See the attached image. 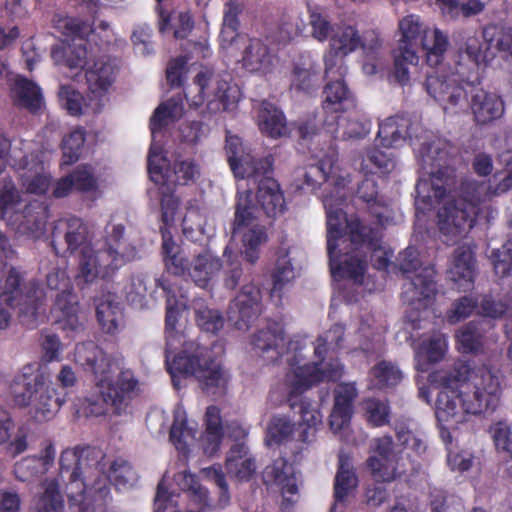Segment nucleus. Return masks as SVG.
<instances>
[{
	"mask_svg": "<svg viewBox=\"0 0 512 512\" xmlns=\"http://www.w3.org/2000/svg\"><path fill=\"white\" fill-rule=\"evenodd\" d=\"M343 334L344 328L337 324L320 335L313 347L317 358L315 361L307 358L306 352L310 349L305 340L300 337L287 340L284 329L279 324L259 330L254 334L251 345L255 353L269 363L285 356L288 369L281 388L287 397H292L323 381L341 377V364L336 360L324 362V355L342 347Z\"/></svg>",
	"mask_w": 512,
	"mask_h": 512,
	"instance_id": "f257e3e1",
	"label": "nucleus"
},
{
	"mask_svg": "<svg viewBox=\"0 0 512 512\" xmlns=\"http://www.w3.org/2000/svg\"><path fill=\"white\" fill-rule=\"evenodd\" d=\"M449 144L441 139H434L421 144L418 160L427 178L422 176L416 185L415 206L417 211L425 213L437 207V227L444 241L449 242L469 231L478 213V205L484 201L470 193L467 184L465 197L455 199L450 193V171L444 167L448 157Z\"/></svg>",
	"mask_w": 512,
	"mask_h": 512,
	"instance_id": "f03ea898",
	"label": "nucleus"
},
{
	"mask_svg": "<svg viewBox=\"0 0 512 512\" xmlns=\"http://www.w3.org/2000/svg\"><path fill=\"white\" fill-rule=\"evenodd\" d=\"M431 381L442 387L435 415L441 437L447 442L451 439L450 429L466 422L469 415L494 411L502 394L500 373L486 365L459 363L449 372H435Z\"/></svg>",
	"mask_w": 512,
	"mask_h": 512,
	"instance_id": "7ed1b4c3",
	"label": "nucleus"
},
{
	"mask_svg": "<svg viewBox=\"0 0 512 512\" xmlns=\"http://www.w3.org/2000/svg\"><path fill=\"white\" fill-rule=\"evenodd\" d=\"M95 451L66 449L60 456V477L67 483V493L72 505L79 512L103 511L110 496V482L117 488H129L136 484L138 475L125 460H115L107 476L97 461Z\"/></svg>",
	"mask_w": 512,
	"mask_h": 512,
	"instance_id": "20e7f679",
	"label": "nucleus"
},
{
	"mask_svg": "<svg viewBox=\"0 0 512 512\" xmlns=\"http://www.w3.org/2000/svg\"><path fill=\"white\" fill-rule=\"evenodd\" d=\"M158 282L167 293L166 366L174 387H180L181 376H192L208 392L223 389L228 382V374L212 359L210 351L194 341H186L184 335L175 331L178 316L188 306L187 295L181 291L177 295L172 284Z\"/></svg>",
	"mask_w": 512,
	"mask_h": 512,
	"instance_id": "39448f33",
	"label": "nucleus"
},
{
	"mask_svg": "<svg viewBox=\"0 0 512 512\" xmlns=\"http://www.w3.org/2000/svg\"><path fill=\"white\" fill-rule=\"evenodd\" d=\"M226 150L230 167L237 178L248 180V188L241 191L238 187V198L249 193L250 207L258 216L261 210L269 218H276L283 214L286 203L283 192L272 177L268 175L270 162L268 159H256L250 148L243 145L238 136H227Z\"/></svg>",
	"mask_w": 512,
	"mask_h": 512,
	"instance_id": "423d86ee",
	"label": "nucleus"
},
{
	"mask_svg": "<svg viewBox=\"0 0 512 512\" xmlns=\"http://www.w3.org/2000/svg\"><path fill=\"white\" fill-rule=\"evenodd\" d=\"M75 360L91 369L100 396L113 412L117 415L126 413L138 390L134 374L130 370L118 371V364L92 342L76 346Z\"/></svg>",
	"mask_w": 512,
	"mask_h": 512,
	"instance_id": "0eeeda50",
	"label": "nucleus"
},
{
	"mask_svg": "<svg viewBox=\"0 0 512 512\" xmlns=\"http://www.w3.org/2000/svg\"><path fill=\"white\" fill-rule=\"evenodd\" d=\"M183 113L182 99L180 97H172L155 109L150 120L153 142L148 155V171L151 180L155 183L187 184L190 181H194L199 174L198 167L191 160L177 161L172 172L169 170L164 171L167 168L168 162L162 155V147L155 142L156 132L170 122L180 119Z\"/></svg>",
	"mask_w": 512,
	"mask_h": 512,
	"instance_id": "6e6552de",
	"label": "nucleus"
},
{
	"mask_svg": "<svg viewBox=\"0 0 512 512\" xmlns=\"http://www.w3.org/2000/svg\"><path fill=\"white\" fill-rule=\"evenodd\" d=\"M124 232L121 225L113 226L114 243L96 240L77 255L75 280L79 286L90 285L112 276L126 262L135 258V250H124L119 242Z\"/></svg>",
	"mask_w": 512,
	"mask_h": 512,
	"instance_id": "1a4fd4ad",
	"label": "nucleus"
},
{
	"mask_svg": "<svg viewBox=\"0 0 512 512\" xmlns=\"http://www.w3.org/2000/svg\"><path fill=\"white\" fill-rule=\"evenodd\" d=\"M324 206L327 214V250L330 258L331 273L334 277L351 279L360 284L367 269V263L360 254H341L340 246L350 241L348 222L341 208L335 207L332 197H325Z\"/></svg>",
	"mask_w": 512,
	"mask_h": 512,
	"instance_id": "9d476101",
	"label": "nucleus"
},
{
	"mask_svg": "<svg viewBox=\"0 0 512 512\" xmlns=\"http://www.w3.org/2000/svg\"><path fill=\"white\" fill-rule=\"evenodd\" d=\"M11 392L19 406H31L34 419L46 422L54 418L63 400L56 396L53 387L46 384L44 373L27 365L14 377Z\"/></svg>",
	"mask_w": 512,
	"mask_h": 512,
	"instance_id": "9b49d317",
	"label": "nucleus"
},
{
	"mask_svg": "<svg viewBox=\"0 0 512 512\" xmlns=\"http://www.w3.org/2000/svg\"><path fill=\"white\" fill-rule=\"evenodd\" d=\"M194 84L197 92L193 94V91H189L186 98L194 108L205 103L208 114L233 110L240 99V90L231 83V77L228 74L216 73L210 68L198 72Z\"/></svg>",
	"mask_w": 512,
	"mask_h": 512,
	"instance_id": "f8f14e48",
	"label": "nucleus"
},
{
	"mask_svg": "<svg viewBox=\"0 0 512 512\" xmlns=\"http://www.w3.org/2000/svg\"><path fill=\"white\" fill-rule=\"evenodd\" d=\"M20 276L17 271L0 263V330H5L11 322V308L20 305V315L32 323L44 312L43 290L33 285L18 302Z\"/></svg>",
	"mask_w": 512,
	"mask_h": 512,
	"instance_id": "ddd939ff",
	"label": "nucleus"
},
{
	"mask_svg": "<svg viewBox=\"0 0 512 512\" xmlns=\"http://www.w3.org/2000/svg\"><path fill=\"white\" fill-rule=\"evenodd\" d=\"M371 474L377 482H392L409 472H417L420 463L409 453L393 451V440L384 436L374 440L372 455L367 460Z\"/></svg>",
	"mask_w": 512,
	"mask_h": 512,
	"instance_id": "4468645a",
	"label": "nucleus"
},
{
	"mask_svg": "<svg viewBox=\"0 0 512 512\" xmlns=\"http://www.w3.org/2000/svg\"><path fill=\"white\" fill-rule=\"evenodd\" d=\"M53 23L55 29L61 34L72 37V43L52 49L54 62L64 64L70 70L81 71L87 58L86 37L93 32L90 25L63 15H56Z\"/></svg>",
	"mask_w": 512,
	"mask_h": 512,
	"instance_id": "2eb2a0df",
	"label": "nucleus"
},
{
	"mask_svg": "<svg viewBox=\"0 0 512 512\" xmlns=\"http://www.w3.org/2000/svg\"><path fill=\"white\" fill-rule=\"evenodd\" d=\"M249 193L237 199L234 233L241 239V254L251 264L259 258L260 247L268 240L266 228L261 225L254 211H248L250 207Z\"/></svg>",
	"mask_w": 512,
	"mask_h": 512,
	"instance_id": "dca6fc26",
	"label": "nucleus"
},
{
	"mask_svg": "<svg viewBox=\"0 0 512 512\" xmlns=\"http://www.w3.org/2000/svg\"><path fill=\"white\" fill-rule=\"evenodd\" d=\"M13 167L26 192L32 194L45 193L51 183V175L47 171L43 159L34 153L33 145L21 142L11 153Z\"/></svg>",
	"mask_w": 512,
	"mask_h": 512,
	"instance_id": "f3484780",
	"label": "nucleus"
},
{
	"mask_svg": "<svg viewBox=\"0 0 512 512\" xmlns=\"http://www.w3.org/2000/svg\"><path fill=\"white\" fill-rule=\"evenodd\" d=\"M462 82H464V73L461 71L449 76L437 71L427 76L425 88L445 113L457 114L467 108V94Z\"/></svg>",
	"mask_w": 512,
	"mask_h": 512,
	"instance_id": "a211bd4d",
	"label": "nucleus"
},
{
	"mask_svg": "<svg viewBox=\"0 0 512 512\" xmlns=\"http://www.w3.org/2000/svg\"><path fill=\"white\" fill-rule=\"evenodd\" d=\"M229 53L241 52L242 67L252 73L267 74L275 66V57L268 46L259 39H250L245 36L236 38L233 42L222 47Z\"/></svg>",
	"mask_w": 512,
	"mask_h": 512,
	"instance_id": "6ab92c4d",
	"label": "nucleus"
},
{
	"mask_svg": "<svg viewBox=\"0 0 512 512\" xmlns=\"http://www.w3.org/2000/svg\"><path fill=\"white\" fill-rule=\"evenodd\" d=\"M94 244L89 237L88 228L83 221L76 217L64 218L57 221L52 233V246L57 254L69 251L80 254L83 248Z\"/></svg>",
	"mask_w": 512,
	"mask_h": 512,
	"instance_id": "aec40b11",
	"label": "nucleus"
},
{
	"mask_svg": "<svg viewBox=\"0 0 512 512\" xmlns=\"http://www.w3.org/2000/svg\"><path fill=\"white\" fill-rule=\"evenodd\" d=\"M264 480L282 496L281 507L288 510L298 500V479L294 468L284 458L266 467Z\"/></svg>",
	"mask_w": 512,
	"mask_h": 512,
	"instance_id": "412c9836",
	"label": "nucleus"
},
{
	"mask_svg": "<svg viewBox=\"0 0 512 512\" xmlns=\"http://www.w3.org/2000/svg\"><path fill=\"white\" fill-rule=\"evenodd\" d=\"M261 311V293L254 285H245L231 302L228 321L238 330H247Z\"/></svg>",
	"mask_w": 512,
	"mask_h": 512,
	"instance_id": "4be33fe9",
	"label": "nucleus"
},
{
	"mask_svg": "<svg viewBox=\"0 0 512 512\" xmlns=\"http://www.w3.org/2000/svg\"><path fill=\"white\" fill-rule=\"evenodd\" d=\"M350 232V243L356 248L359 246H368L373 250L374 265L377 269H384L389 263L391 253L382 248L381 235L378 230H374L362 222L359 218L348 222Z\"/></svg>",
	"mask_w": 512,
	"mask_h": 512,
	"instance_id": "5701e85b",
	"label": "nucleus"
},
{
	"mask_svg": "<svg viewBox=\"0 0 512 512\" xmlns=\"http://www.w3.org/2000/svg\"><path fill=\"white\" fill-rule=\"evenodd\" d=\"M86 80L90 93V106L93 112L102 107V98L108 92L115 77V67L106 60H98L86 71Z\"/></svg>",
	"mask_w": 512,
	"mask_h": 512,
	"instance_id": "b1692460",
	"label": "nucleus"
},
{
	"mask_svg": "<svg viewBox=\"0 0 512 512\" xmlns=\"http://www.w3.org/2000/svg\"><path fill=\"white\" fill-rule=\"evenodd\" d=\"M221 259L209 249H201L193 254L188 264L185 260V272L199 287H207L220 273Z\"/></svg>",
	"mask_w": 512,
	"mask_h": 512,
	"instance_id": "393cba45",
	"label": "nucleus"
},
{
	"mask_svg": "<svg viewBox=\"0 0 512 512\" xmlns=\"http://www.w3.org/2000/svg\"><path fill=\"white\" fill-rule=\"evenodd\" d=\"M307 188L314 189L317 185L331 178L336 187H344L348 183V175H342L334 150L319 160L318 164L309 166L303 174Z\"/></svg>",
	"mask_w": 512,
	"mask_h": 512,
	"instance_id": "a878e982",
	"label": "nucleus"
},
{
	"mask_svg": "<svg viewBox=\"0 0 512 512\" xmlns=\"http://www.w3.org/2000/svg\"><path fill=\"white\" fill-rule=\"evenodd\" d=\"M435 272L431 267H425L410 281L404 284L402 297L409 304L417 308H425L436 293L434 282Z\"/></svg>",
	"mask_w": 512,
	"mask_h": 512,
	"instance_id": "bb28decb",
	"label": "nucleus"
},
{
	"mask_svg": "<svg viewBox=\"0 0 512 512\" xmlns=\"http://www.w3.org/2000/svg\"><path fill=\"white\" fill-rule=\"evenodd\" d=\"M357 390L352 383L339 384L334 391V406L329 417L330 428L334 433L348 427L352 416V402Z\"/></svg>",
	"mask_w": 512,
	"mask_h": 512,
	"instance_id": "cd10ccee",
	"label": "nucleus"
},
{
	"mask_svg": "<svg viewBox=\"0 0 512 512\" xmlns=\"http://www.w3.org/2000/svg\"><path fill=\"white\" fill-rule=\"evenodd\" d=\"M51 314L62 330L76 331L82 325L77 296L73 290L57 294Z\"/></svg>",
	"mask_w": 512,
	"mask_h": 512,
	"instance_id": "c85d7f7f",
	"label": "nucleus"
},
{
	"mask_svg": "<svg viewBox=\"0 0 512 512\" xmlns=\"http://www.w3.org/2000/svg\"><path fill=\"white\" fill-rule=\"evenodd\" d=\"M471 111L477 124H489L504 114V102L495 93L482 89L476 90L471 98Z\"/></svg>",
	"mask_w": 512,
	"mask_h": 512,
	"instance_id": "c756f323",
	"label": "nucleus"
},
{
	"mask_svg": "<svg viewBox=\"0 0 512 512\" xmlns=\"http://www.w3.org/2000/svg\"><path fill=\"white\" fill-rule=\"evenodd\" d=\"M56 450L51 442H48L38 456L22 458L15 464L14 473L20 481H30L46 473L53 465Z\"/></svg>",
	"mask_w": 512,
	"mask_h": 512,
	"instance_id": "7c9ffc66",
	"label": "nucleus"
},
{
	"mask_svg": "<svg viewBox=\"0 0 512 512\" xmlns=\"http://www.w3.org/2000/svg\"><path fill=\"white\" fill-rule=\"evenodd\" d=\"M505 173L497 172L488 181H474L470 193L477 201H487L493 196H499L512 189V157L504 159Z\"/></svg>",
	"mask_w": 512,
	"mask_h": 512,
	"instance_id": "2f4dec72",
	"label": "nucleus"
},
{
	"mask_svg": "<svg viewBox=\"0 0 512 512\" xmlns=\"http://www.w3.org/2000/svg\"><path fill=\"white\" fill-rule=\"evenodd\" d=\"M474 268V257L471 248L460 246L454 251L448 269V276L459 288L467 290L471 287L474 279Z\"/></svg>",
	"mask_w": 512,
	"mask_h": 512,
	"instance_id": "473e14b6",
	"label": "nucleus"
},
{
	"mask_svg": "<svg viewBox=\"0 0 512 512\" xmlns=\"http://www.w3.org/2000/svg\"><path fill=\"white\" fill-rule=\"evenodd\" d=\"M323 90V109L326 113L345 112L355 108V100L342 78L327 79Z\"/></svg>",
	"mask_w": 512,
	"mask_h": 512,
	"instance_id": "72a5a7b5",
	"label": "nucleus"
},
{
	"mask_svg": "<svg viewBox=\"0 0 512 512\" xmlns=\"http://www.w3.org/2000/svg\"><path fill=\"white\" fill-rule=\"evenodd\" d=\"M226 470L230 477L239 482L248 481L256 471L253 457L244 443L234 444L226 457Z\"/></svg>",
	"mask_w": 512,
	"mask_h": 512,
	"instance_id": "f704fd0d",
	"label": "nucleus"
},
{
	"mask_svg": "<svg viewBox=\"0 0 512 512\" xmlns=\"http://www.w3.org/2000/svg\"><path fill=\"white\" fill-rule=\"evenodd\" d=\"M426 61L430 66L439 65L450 45L448 35L438 27H428L420 40Z\"/></svg>",
	"mask_w": 512,
	"mask_h": 512,
	"instance_id": "c9c22d12",
	"label": "nucleus"
},
{
	"mask_svg": "<svg viewBox=\"0 0 512 512\" xmlns=\"http://www.w3.org/2000/svg\"><path fill=\"white\" fill-rule=\"evenodd\" d=\"M257 124L263 134L272 138L281 137L287 133V123L282 111L265 101L259 105Z\"/></svg>",
	"mask_w": 512,
	"mask_h": 512,
	"instance_id": "e433bc0d",
	"label": "nucleus"
},
{
	"mask_svg": "<svg viewBox=\"0 0 512 512\" xmlns=\"http://www.w3.org/2000/svg\"><path fill=\"white\" fill-rule=\"evenodd\" d=\"M296 254L297 251L294 247L285 243L280 246L273 273L274 290L281 289L295 279L297 274Z\"/></svg>",
	"mask_w": 512,
	"mask_h": 512,
	"instance_id": "4c0bfd02",
	"label": "nucleus"
},
{
	"mask_svg": "<svg viewBox=\"0 0 512 512\" xmlns=\"http://www.w3.org/2000/svg\"><path fill=\"white\" fill-rule=\"evenodd\" d=\"M12 93L16 103L30 111H37L43 106L44 100L40 87L22 76L15 77Z\"/></svg>",
	"mask_w": 512,
	"mask_h": 512,
	"instance_id": "58836bf2",
	"label": "nucleus"
},
{
	"mask_svg": "<svg viewBox=\"0 0 512 512\" xmlns=\"http://www.w3.org/2000/svg\"><path fill=\"white\" fill-rule=\"evenodd\" d=\"M427 26L419 15L408 14L398 21L399 49H415V44L423 36Z\"/></svg>",
	"mask_w": 512,
	"mask_h": 512,
	"instance_id": "ea45409f",
	"label": "nucleus"
},
{
	"mask_svg": "<svg viewBox=\"0 0 512 512\" xmlns=\"http://www.w3.org/2000/svg\"><path fill=\"white\" fill-rule=\"evenodd\" d=\"M396 437L400 445L405 450H411L416 457L422 456L427 450L425 433L414 421L397 424Z\"/></svg>",
	"mask_w": 512,
	"mask_h": 512,
	"instance_id": "a19ab883",
	"label": "nucleus"
},
{
	"mask_svg": "<svg viewBox=\"0 0 512 512\" xmlns=\"http://www.w3.org/2000/svg\"><path fill=\"white\" fill-rule=\"evenodd\" d=\"M448 348L447 337L441 333H434L426 339H423L417 347L415 357L417 360L416 368L424 371L426 368L420 363V359H426L430 363L441 361Z\"/></svg>",
	"mask_w": 512,
	"mask_h": 512,
	"instance_id": "79ce46f5",
	"label": "nucleus"
},
{
	"mask_svg": "<svg viewBox=\"0 0 512 512\" xmlns=\"http://www.w3.org/2000/svg\"><path fill=\"white\" fill-rule=\"evenodd\" d=\"M205 434L203 437L204 452L213 456L218 450L222 439V421L220 410L216 406H209L205 413Z\"/></svg>",
	"mask_w": 512,
	"mask_h": 512,
	"instance_id": "37998d69",
	"label": "nucleus"
},
{
	"mask_svg": "<svg viewBox=\"0 0 512 512\" xmlns=\"http://www.w3.org/2000/svg\"><path fill=\"white\" fill-rule=\"evenodd\" d=\"M320 77L316 63L309 57L294 66L291 87L298 91L309 92L319 86Z\"/></svg>",
	"mask_w": 512,
	"mask_h": 512,
	"instance_id": "c03bdc74",
	"label": "nucleus"
},
{
	"mask_svg": "<svg viewBox=\"0 0 512 512\" xmlns=\"http://www.w3.org/2000/svg\"><path fill=\"white\" fill-rule=\"evenodd\" d=\"M68 479L63 481L58 475L57 479L46 480L43 483L44 492L36 502L37 512H60L63 507V500L60 494V486L65 485L67 492ZM68 495V493H66Z\"/></svg>",
	"mask_w": 512,
	"mask_h": 512,
	"instance_id": "a18cd8bd",
	"label": "nucleus"
},
{
	"mask_svg": "<svg viewBox=\"0 0 512 512\" xmlns=\"http://www.w3.org/2000/svg\"><path fill=\"white\" fill-rule=\"evenodd\" d=\"M484 321H471L456 333L458 350L463 353H477L483 348Z\"/></svg>",
	"mask_w": 512,
	"mask_h": 512,
	"instance_id": "49530a36",
	"label": "nucleus"
},
{
	"mask_svg": "<svg viewBox=\"0 0 512 512\" xmlns=\"http://www.w3.org/2000/svg\"><path fill=\"white\" fill-rule=\"evenodd\" d=\"M408 135V120L404 117H389L379 125L377 138L388 148L395 146Z\"/></svg>",
	"mask_w": 512,
	"mask_h": 512,
	"instance_id": "de8ad7c7",
	"label": "nucleus"
},
{
	"mask_svg": "<svg viewBox=\"0 0 512 512\" xmlns=\"http://www.w3.org/2000/svg\"><path fill=\"white\" fill-rule=\"evenodd\" d=\"M197 429L195 423H188L185 410L177 407L174 412V421L170 431V439L177 449L184 450L186 445L195 438Z\"/></svg>",
	"mask_w": 512,
	"mask_h": 512,
	"instance_id": "09e8293b",
	"label": "nucleus"
},
{
	"mask_svg": "<svg viewBox=\"0 0 512 512\" xmlns=\"http://www.w3.org/2000/svg\"><path fill=\"white\" fill-rule=\"evenodd\" d=\"M96 315L102 329L107 333H114L122 324V312L118 303L106 296L99 299L96 305Z\"/></svg>",
	"mask_w": 512,
	"mask_h": 512,
	"instance_id": "8fccbe9b",
	"label": "nucleus"
},
{
	"mask_svg": "<svg viewBox=\"0 0 512 512\" xmlns=\"http://www.w3.org/2000/svg\"><path fill=\"white\" fill-rule=\"evenodd\" d=\"M361 45V36L358 30L351 25H340L333 29L329 46L337 51L350 54Z\"/></svg>",
	"mask_w": 512,
	"mask_h": 512,
	"instance_id": "3c124183",
	"label": "nucleus"
},
{
	"mask_svg": "<svg viewBox=\"0 0 512 512\" xmlns=\"http://www.w3.org/2000/svg\"><path fill=\"white\" fill-rule=\"evenodd\" d=\"M183 233L187 239L194 242L203 240L204 236L210 237L213 228H206V217L199 209L189 208L182 220Z\"/></svg>",
	"mask_w": 512,
	"mask_h": 512,
	"instance_id": "603ef678",
	"label": "nucleus"
},
{
	"mask_svg": "<svg viewBox=\"0 0 512 512\" xmlns=\"http://www.w3.org/2000/svg\"><path fill=\"white\" fill-rule=\"evenodd\" d=\"M242 5L238 0H228L224 5L223 27L220 33L221 46L226 47L236 38L241 37L236 33L238 28V15L241 12Z\"/></svg>",
	"mask_w": 512,
	"mask_h": 512,
	"instance_id": "864d4df0",
	"label": "nucleus"
},
{
	"mask_svg": "<svg viewBox=\"0 0 512 512\" xmlns=\"http://www.w3.org/2000/svg\"><path fill=\"white\" fill-rule=\"evenodd\" d=\"M193 309L200 329L209 333H216L223 327V319L220 313L207 307L202 299L193 300Z\"/></svg>",
	"mask_w": 512,
	"mask_h": 512,
	"instance_id": "5fc2aeb1",
	"label": "nucleus"
},
{
	"mask_svg": "<svg viewBox=\"0 0 512 512\" xmlns=\"http://www.w3.org/2000/svg\"><path fill=\"white\" fill-rule=\"evenodd\" d=\"M395 168V160L392 153L373 148L368 151L367 156L363 159L361 170L365 174H372L378 170L381 173H389Z\"/></svg>",
	"mask_w": 512,
	"mask_h": 512,
	"instance_id": "6e6d98bb",
	"label": "nucleus"
},
{
	"mask_svg": "<svg viewBox=\"0 0 512 512\" xmlns=\"http://www.w3.org/2000/svg\"><path fill=\"white\" fill-rule=\"evenodd\" d=\"M58 98L61 107L72 116H78L82 114L84 107L91 109V106L89 105L90 101L85 103L81 93L78 92L71 84L60 85Z\"/></svg>",
	"mask_w": 512,
	"mask_h": 512,
	"instance_id": "4d7b16f0",
	"label": "nucleus"
},
{
	"mask_svg": "<svg viewBox=\"0 0 512 512\" xmlns=\"http://www.w3.org/2000/svg\"><path fill=\"white\" fill-rule=\"evenodd\" d=\"M357 485L358 478L353 469L347 464L340 462L334 484L336 501H343L356 489Z\"/></svg>",
	"mask_w": 512,
	"mask_h": 512,
	"instance_id": "13d9d810",
	"label": "nucleus"
},
{
	"mask_svg": "<svg viewBox=\"0 0 512 512\" xmlns=\"http://www.w3.org/2000/svg\"><path fill=\"white\" fill-rule=\"evenodd\" d=\"M483 38L489 47L508 52L512 58V31L498 25H489L483 31Z\"/></svg>",
	"mask_w": 512,
	"mask_h": 512,
	"instance_id": "bf43d9fd",
	"label": "nucleus"
},
{
	"mask_svg": "<svg viewBox=\"0 0 512 512\" xmlns=\"http://www.w3.org/2000/svg\"><path fill=\"white\" fill-rule=\"evenodd\" d=\"M375 385L379 388L397 385L402 379V372L391 362L382 361L371 370Z\"/></svg>",
	"mask_w": 512,
	"mask_h": 512,
	"instance_id": "052dcab7",
	"label": "nucleus"
},
{
	"mask_svg": "<svg viewBox=\"0 0 512 512\" xmlns=\"http://www.w3.org/2000/svg\"><path fill=\"white\" fill-rule=\"evenodd\" d=\"M162 251L164 255L165 267L168 272L174 275H183L185 273V258L179 254L176 243L166 234H163Z\"/></svg>",
	"mask_w": 512,
	"mask_h": 512,
	"instance_id": "680f3d73",
	"label": "nucleus"
},
{
	"mask_svg": "<svg viewBox=\"0 0 512 512\" xmlns=\"http://www.w3.org/2000/svg\"><path fill=\"white\" fill-rule=\"evenodd\" d=\"M294 425L284 416L273 417L267 427L265 442L268 446L286 441L292 434Z\"/></svg>",
	"mask_w": 512,
	"mask_h": 512,
	"instance_id": "e2e57ef3",
	"label": "nucleus"
},
{
	"mask_svg": "<svg viewBox=\"0 0 512 512\" xmlns=\"http://www.w3.org/2000/svg\"><path fill=\"white\" fill-rule=\"evenodd\" d=\"M84 132L80 128L73 129L62 141V165H71L79 158V152L84 144Z\"/></svg>",
	"mask_w": 512,
	"mask_h": 512,
	"instance_id": "0e129e2a",
	"label": "nucleus"
},
{
	"mask_svg": "<svg viewBox=\"0 0 512 512\" xmlns=\"http://www.w3.org/2000/svg\"><path fill=\"white\" fill-rule=\"evenodd\" d=\"M419 57L415 49H399L397 48L394 56L395 77L402 85L406 84L409 80L408 66H416Z\"/></svg>",
	"mask_w": 512,
	"mask_h": 512,
	"instance_id": "69168bd1",
	"label": "nucleus"
},
{
	"mask_svg": "<svg viewBox=\"0 0 512 512\" xmlns=\"http://www.w3.org/2000/svg\"><path fill=\"white\" fill-rule=\"evenodd\" d=\"M348 54L328 47L324 54V75L326 79L342 78L347 72L345 58Z\"/></svg>",
	"mask_w": 512,
	"mask_h": 512,
	"instance_id": "338daca9",
	"label": "nucleus"
},
{
	"mask_svg": "<svg viewBox=\"0 0 512 512\" xmlns=\"http://www.w3.org/2000/svg\"><path fill=\"white\" fill-rule=\"evenodd\" d=\"M491 259L494 271L499 277L512 276V237L501 249L493 251Z\"/></svg>",
	"mask_w": 512,
	"mask_h": 512,
	"instance_id": "774afa93",
	"label": "nucleus"
}]
</instances>
